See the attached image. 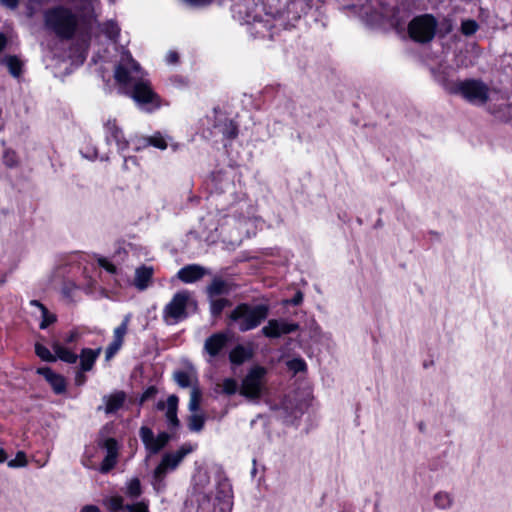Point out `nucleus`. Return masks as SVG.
<instances>
[{"instance_id": "obj_1", "label": "nucleus", "mask_w": 512, "mask_h": 512, "mask_svg": "<svg viewBox=\"0 0 512 512\" xmlns=\"http://www.w3.org/2000/svg\"><path fill=\"white\" fill-rule=\"evenodd\" d=\"M45 27L63 40L72 39L78 29V17L72 10L63 5L47 9L44 12Z\"/></svg>"}, {"instance_id": "obj_2", "label": "nucleus", "mask_w": 512, "mask_h": 512, "mask_svg": "<svg viewBox=\"0 0 512 512\" xmlns=\"http://www.w3.org/2000/svg\"><path fill=\"white\" fill-rule=\"evenodd\" d=\"M268 304L239 303L229 314V320L237 323L240 332H247L259 327L268 317Z\"/></svg>"}, {"instance_id": "obj_3", "label": "nucleus", "mask_w": 512, "mask_h": 512, "mask_svg": "<svg viewBox=\"0 0 512 512\" xmlns=\"http://www.w3.org/2000/svg\"><path fill=\"white\" fill-rule=\"evenodd\" d=\"M444 87L449 94L460 95L471 104L484 105L489 100V88L480 79L448 82Z\"/></svg>"}, {"instance_id": "obj_4", "label": "nucleus", "mask_w": 512, "mask_h": 512, "mask_svg": "<svg viewBox=\"0 0 512 512\" xmlns=\"http://www.w3.org/2000/svg\"><path fill=\"white\" fill-rule=\"evenodd\" d=\"M437 31V18L430 13H424L413 17L407 25V32L410 39L419 44H428L432 42Z\"/></svg>"}, {"instance_id": "obj_5", "label": "nucleus", "mask_w": 512, "mask_h": 512, "mask_svg": "<svg viewBox=\"0 0 512 512\" xmlns=\"http://www.w3.org/2000/svg\"><path fill=\"white\" fill-rule=\"evenodd\" d=\"M129 96L141 107L152 112L161 107V97L149 80L139 78L133 82Z\"/></svg>"}, {"instance_id": "obj_6", "label": "nucleus", "mask_w": 512, "mask_h": 512, "mask_svg": "<svg viewBox=\"0 0 512 512\" xmlns=\"http://www.w3.org/2000/svg\"><path fill=\"white\" fill-rule=\"evenodd\" d=\"M267 369L261 365L252 366L245 377L242 379L240 394L249 399H258L261 397Z\"/></svg>"}, {"instance_id": "obj_7", "label": "nucleus", "mask_w": 512, "mask_h": 512, "mask_svg": "<svg viewBox=\"0 0 512 512\" xmlns=\"http://www.w3.org/2000/svg\"><path fill=\"white\" fill-rule=\"evenodd\" d=\"M190 301V294L188 291H179L175 293L163 309V321L168 324H177L188 317L187 307Z\"/></svg>"}, {"instance_id": "obj_8", "label": "nucleus", "mask_w": 512, "mask_h": 512, "mask_svg": "<svg viewBox=\"0 0 512 512\" xmlns=\"http://www.w3.org/2000/svg\"><path fill=\"white\" fill-rule=\"evenodd\" d=\"M52 349L54 354L43 344L36 342L34 345V351L37 357L42 361L48 363H54L58 359L67 364H75L78 360V355L71 349L64 347L59 342H53Z\"/></svg>"}, {"instance_id": "obj_9", "label": "nucleus", "mask_w": 512, "mask_h": 512, "mask_svg": "<svg viewBox=\"0 0 512 512\" xmlns=\"http://www.w3.org/2000/svg\"><path fill=\"white\" fill-rule=\"evenodd\" d=\"M139 436L149 455L158 454L171 440V435L165 431L155 437L152 429L147 426L140 428Z\"/></svg>"}, {"instance_id": "obj_10", "label": "nucleus", "mask_w": 512, "mask_h": 512, "mask_svg": "<svg viewBox=\"0 0 512 512\" xmlns=\"http://www.w3.org/2000/svg\"><path fill=\"white\" fill-rule=\"evenodd\" d=\"M232 336L228 331H219L211 334L205 339L203 350L211 358L219 357L227 349Z\"/></svg>"}, {"instance_id": "obj_11", "label": "nucleus", "mask_w": 512, "mask_h": 512, "mask_svg": "<svg viewBox=\"0 0 512 512\" xmlns=\"http://www.w3.org/2000/svg\"><path fill=\"white\" fill-rule=\"evenodd\" d=\"M233 488L227 477H221L217 481L215 505L219 512H231L233 507Z\"/></svg>"}, {"instance_id": "obj_12", "label": "nucleus", "mask_w": 512, "mask_h": 512, "mask_svg": "<svg viewBox=\"0 0 512 512\" xmlns=\"http://www.w3.org/2000/svg\"><path fill=\"white\" fill-rule=\"evenodd\" d=\"M299 329V324L294 322H287L283 319H270L262 329L263 336L269 339H277L283 335L296 332Z\"/></svg>"}, {"instance_id": "obj_13", "label": "nucleus", "mask_w": 512, "mask_h": 512, "mask_svg": "<svg viewBox=\"0 0 512 512\" xmlns=\"http://www.w3.org/2000/svg\"><path fill=\"white\" fill-rule=\"evenodd\" d=\"M36 373L44 377L55 394L61 395L67 391L66 378L63 375L54 372L50 367H39L37 368Z\"/></svg>"}, {"instance_id": "obj_14", "label": "nucleus", "mask_w": 512, "mask_h": 512, "mask_svg": "<svg viewBox=\"0 0 512 512\" xmlns=\"http://www.w3.org/2000/svg\"><path fill=\"white\" fill-rule=\"evenodd\" d=\"M206 274L208 271L205 267L199 264H187L178 270L177 278L185 284H191L201 280Z\"/></svg>"}, {"instance_id": "obj_15", "label": "nucleus", "mask_w": 512, "mask_h": 512, "mask_svg": "<svg viewBox=\"0 0 512 512\" xmlns=\"http://www.w3.org/2000/svg\"><path fill=\"white\" fill-rule=\"evenodd\" d=\"M105 129L107 132V140L112 138L115 141L120 153L129 148L130 142L125 138L123 130L118 126L116 119H109L105 123Z\"/></svg>"}, {"instance_id": "obj_16", "label": "nucleus", "mask_w": 512, "mask_h": 512, "mask_svg": "<svg viewBox=\"0 0 512 512\" xmlns=\"http://www.w3.org/2000/svg\"><path fill=\"white\" fill-rule=\"evenodd\" d=\"M192 452V447L190 445L184 444L175 452H167L165 453L160 463L168 470H175L186 455Z\"/></svg>"}, {"instance_id": "obj_17", "label": "nucleus", "mask_w": 512, "mask_h": 512, "mask_svg": "<svg viewBox=\"0 0 512 512\" xmlns=\"http://www.w3.org/2000/svg\"><path fill=\"white\" fill-rule=\"evenodd\" d=\"M253 356L254 350L252 347L237 344L230 350L228 358L233 366H240L251 360Z\"/></svg>"}, {"instance_id": "obj_18", "label": "nucleus", "mask_w": 512, "mask_h": 512, "mask_svg": "<svg viewBox=\"0 0 512 512\" xmlns=\"http://www.w3.org/2000/svg\"><path fill=\"white\" fill-rule=\"evenodd\" d=\"M179 398L177 395L172 394L167 398V411L166 421L168 429L171 432H175L180 427V420L177 416Z\"/></svg>"}, {"instance_id": "obj_19", "label": "nucleus", "mask_w": 512, "mask_h": 512, "mask_svg": "<svg viewBox=\"0 0 512 512\" xmlns=\"http://www.w3.org/2000/svg\"><path fill=\"white\" fill-rule=\"evenodd\" d=\"M105 403L104 411L107 415L117 413L125 404L126 393L123 390H117L109 395L103 396Z\"/></svg>"}, {"instance_id": "obj_20", "label": "nucleus", "mask_w": 512, "mask_h": 512, "mask_svg": "<svg viewBox=\"0 0 512 512\" xmlns=\"http://www.w3.org/2000/svg\"><path fill=\"white\" fill-rule=\"evenodd\" d=\"M0 64L5 66L14 78H20L24 72V61L17 55H5L0 59Z\"/></svg>"}, {"instance_id": "obj_21", "label": "nucleus", "mask_w": 512, "mask_h": 512, "mask_svg": "<svg viewBox=\"0 0 512 512\" xmlns=\"http://www.w3.org/2000/svg\"><path fill=\"white\" fill-rule=\"evenodd\" d=\"M100 353L101 348H83L80 352V355H78V359H80V370L82 372L91 371Z\"/></svg>"}, {"instance_id": "obj_22", "label": "nucleus", "mask_w": 512, "mask_h": 512, "mask_svg": "<svg viewBox=\"0 0 512 512\" xmlns=\"http://www.w3.org/2000/svg\"><path fill=\"white\" fill-rule=\"evenodd\" d=\"M231 292L230 284L221 277H214L211 283L206 288V293L209 298L217 296L228 295Z\"/></svg>"}, {"instance_id": "obj_23", "label": "nucleus", "mask_w": 512, "mask_h": 512, "mask_svg": "<svg viewBox=\"0 0 512 512\" xmlns=\"http://www.w3.org/2000/svg\"><path fill=\"white\" fill-rule=\"evenodd\" d=\"M153 268L142 265L138 267L135 271V279H134V285L139 290H144L149 286V283L152 280L153 277Z\"/></svg>"}, {"instance_id": "obj_24", "label": "nucleus", "mask_w": 512, "mask_h": 512, "mask_svg": "<svg viewBox=\"0 0 512 512\" xmlns=\"http://www.w3.org/2000/svg\"><path fill=\"white\" fill-rule=\"evenodd\" d=\"M173 379L181 388H193V386H197L198 383L196 373L193 370H177L173 373Z\"/></svg>"}, {"instance_id": "obj_25", "label": "nucleus", "mask_w": 512, "mask_h": 512, "mask_svg": "<svg viewBox=\"0 0 512 512\" xmlns=\"http://www.w3.org/2000/svg\"><path fill=\"white\" fill-rule=\"evenodd\" d=\"M143 147L153 146L160 150H165L168 146L166 139L160 132H156L149 137H143Z\"/></svg>"}, {"instance_id": "obj_26", "label": "nucleus", "mask_w": 512, "mask_h": 512, "mask_svg": "<svg viewBox=\"0 0 512 512\" xmlns=\"http://www.w3.org/2000/svg\"><path fill=\"white\" fill-rule=\"evenodd\" d=\"M210 299V313L213 318H219L222 315L223 310L232 304L227 298Z\"/></svg>"}, {"instance_id": "obj_27", "label": "nucleus", "mask_w": 512, "mask_h": 512, "mask_svg": "<svg viewBox=\"0 0 512 512\" xmlns=\"http://www.w3.org/2000/svg\"><path fill=\"white\" fill-rule=\"evenodd\" d=\"M114 78L116 82L121 86H128L132 83V76L127 67L122 64H118L114 71Z\"/></svg>"}, {"instance_id": "obj_28", "label": "nucleus", "mask_w": 512, "mask_h": 512, "mask_svg": "<svg viewBox=\"0 0 512 512\" xmlns=\"http://www.w3.org/2000/svg\"><path fill=\"white\" fill-rule=\"evenodd\" d=\"M221 133L223 134L224 138L232 141L238 137L239 134V128L238 124L232 120V119H225Z\"/></svg>"}, {"instance_id": "obj_29", "label": "nucleus", "mask_w": 512, "mask_h": 512, "mask_svg": "<svg viewBox=\"0 0 512 512\" xmlns=\"http://www.w3.org/2000/svg\"><path fill=\"white\" fill-rule=\"evenodd\" d=\"M129 322H130V317L125 316L124 319L122 320L121 324L118 325L114 329L112 342L123 345L125 335L127 334V331H128Z\"/></svg>"}, {"instance_id": "obj_30", "label": "nucleus", "mask_w": 512, "mask_h": 512, "mask_svg": "<svg viewBox=\"0 0 512 512\" xmlns=\"http://www.w3.org/2000/svg\"><path fill=\"white\" fill-rule=\"evenodd\" d=\"M98 446L105 449L107 455H110L111 457H118L119 444L115 438L109 437L102 441H99Z\"/></svg>"}, {"instance_id": "obj_31", "label": "nucleus", "mask_w": 512, "mask_h": 512, "mask_svg": "<svg viewBox=\"0 0 512 512\" xmlns=\"http://www.w3.org/2000/svg\"><path fill=\"white\" fill-rule=\"evenodd\" d=\"M2 161H3V164L7 168H10V169L16 168L19 165V157H18L16 151H14L11 148H7L4 150L3 156H2Z\"/></svg>"}, {"instance_id": "obj_32", "label": "nucleus", "mask_w": 512, "mask_h": 512, "mask_svg": "<svg viewBox=\"0 0 512 512\" xmlns=\"http://www.w3.org/2000/svg\"><path fill=\"white\" fill-rule=\"evenodd\" d=\"M142 494V486L139 478H132L127 485L126 495L132 499L140 497Z\"/></svg>"}, {"instance_id": "obj_33", "label": "nucleus", "mask_w": 512, "mask_h": 512, "mask_svg": "<svg viewBox=\"0 0 512 512\" xmlns=\"http://www.w3.org/2000/svg\"><path fill=\"white\" fill-rule=\"evenodd\" d=\"M105 505L110 512H120L123 509H126V505H124V500L121 496H111L105 501Z\"/></svg>"}, {"instance_id": "obj_34", "label": "nucleus", "mask_w": 512, "mask_h": 512, "mask_svg": "<svg viewBox=\"0 0 512 512\" xmlns=\"http://www.w3.org/2000/svg\"><path fill=\"white\" fill-rule=\"evenodd\" d=\"M202 392L198 386H193L190 394L189 410L197 411L200 408Z\"/></svg>"}, {"instance_id": "obj_35", "label": "nucleus", "mask_w": 512, "mask_h": 512, "mask_svg": "<svg viewBox=\"0 0 512 512\" xmlns=\"http://www.w3.org/2000/svg\"><path fill=\"white\" fill-rule=\"evenodd\" d=\"M478 29H479V25H478L477 21H475L474 19H467V20H463L461 22L460 30H461V33L465 36L474 35Z\"/></svg>"}, {"instance_id": "obj_36", "label": "nucleus", "mask_w": 512, "mask_h": 512, "mask_svg": "<svg viewBox=\"0 0 512 512\" xmlns=\"http://www.w3.org/2000/svg\"><path fill=\"white\" fill-rule=\"evenodd\" d=\"M205 417L201 414H192L189 417L188 427L191 431L199 432L204 428Z\"/></svg>"}, {"instance_id": "obj_37", "label": "nucleus", "mask_w": 512, "mask_h": 512, "mask_svg": "<svg viewBox=\"0 0 512 512\" xmlns=\"http://www.w3.org/2000/svg\"><path fill=\"white\" fill-rule=\"evenodd\" d=\"M287 367L289 370L293 371L295 374L300 372H305L307 370V364L302 358H293L287 362Z\"/></svg>"}, {"instance_id": "obj_38", "label": "nucleus", "mask_w": 512, "mask_h": 512, "mask_svg": "<svg viewBox=\"0 0 512 512\" xmlns=\"http://www.w3.org/2000/svg\"><path fill=\"white\" fill-rule=\"evenodd\" d=\"M223 393L226 395H234L238 390L237 381L234 378H226L222 383Z\"/></svg>"}, {"instance_id": "obj_39", "label": "nucleus", "mask_w": 512, "mask_h": 512, "mask_svg": "<svg viewBox=\"0 0 512 512\" xmlns=\"http://www.w3.org/2000/svg\"><path fill=\"white\" fill-rule=\"evenodd\" d=\"M41 315H42V320L39 324V328L42 330L48 328L50 325H52L53 323H55L57 321L56 315L50 313L48 308H46V313L41 312Z\"/></svg>"}, {"instance_id": "obj_40", "label": "nucleus", "mask_w": 512, "mask_h": 512, "mask_svg": "<svg viewBox=\"0 0 512 512\" xmlns=\"http://www.w3.org/2000/svg\"><path fill=\"white\" fill-rule=\"evenodd\" d=\"M158 393V389L156 386L154 385H151L149 387H147L144 392L141 394L140 398H139V401H138V404L140 406H142L146 401L148 400H151L153 398H155V396L157 395Z\"/></svg>"}, {"instance_id": "obj_41", "label": "nucleus", "mask_w": 512, "mask_h": 512, "mask_svg": "<svg viewBox=\"0 0 512 512\" xmlns=\"http://www.w3.org/2000/svg\"><path fill=\"white\" fill-rule=\"evenodd\" d=\"M435 505L445 509L451 505V498L447 493L439 492L434 496Z\"/></svg>"}, {"instance_id": "obj_42", "label": "nucleus", "mask_w": 512, "mask_h": 512, "mask_svg": "<svg viewBox=\"0 0 512 512\" xmlns=\"http://www.w3.org/2000/svg\"><path fill=\"white\" fill-rule=\"evenodd\" d=\"M27 465V457L25 452L18 451L16 457L8 462L9 467H23Z\"/></svg>"}, {"instance_id": "obj_43", "label": "nucleus", "mask_w": 512, "mask_h": 512, "mask_svg": "<svg viewBox=\"0 0 512 512\" xmlns=\"http://www.w3.org/2000/svg\"><path fill=\"white\" fill-rule=\"evenodd\" d=\"M97 263L101 268L105 269L108 273H110V274L117 273V267L112 262H110L107 258L99 257L97 259Z\"/></svg>"}, {"instance_id": "obj_44", "label": "nucleus", "mask_w": 512, "mask_h": 512, "mask_svg": "<svg viewBox=\"0 0 512 512\" xmlns=\"http://www.w3.org/2000/svg\"><path fill=\"white\" fill-rule=\"evenodd\" d=\"M126 510H128V512H149L148 505L144 502L127 504Z\"/></svg>"}, {"instance_id": "obj_45", "label": "nucleus", "mask_w": 512, "mask_h": 512, "mask_svg": "<svg viewBox=\"0 0 512 512\" xmlns=\"http://www.w3.org/2000/svg\"><path fill=\"white\" fill-rule=\"evenodd\" d=\"M116 460L117 457H111L110 455H106L101 463V471L109 472L115 466Z\"/></svg>"}, {"instance_id": "obj_46", "label": "nucleus", "mask_w": 512, "mask_h": 512, "mask_svg": "<svg viewBox=\"0 0 512 512\" xmlns=\"http://www.w3.org/2000/svg\"><path fill=\"white\" fill-rule=\"evenodd\" d=\"M151 484L153 486V489L157 493H162L167 488L166 479H164V478H152Z\"/></svg>"}, {"instance_id": "obj_47", "label": "nucleus", "mask_w": 512, "mask_h": 512, "mask_svg": "<svg viewBox=\"0 0 512 512\" xmlns=\"http://www.w3.org/2000/svg\"><path fill=\"white\" fill-rule=\"evenodd\" d=\"M121 347L122 345L117 344L115 342H111L106 348L105 359L110 360L111 358H113L116 355V353L121 349Z\"/></svg>"}, {"instance_id": "obj_48", "label": "nucleus", "mask_w": 512, "mask_h": 512, "mask_svg": "<svg viewBox=\"0 0 512 512\" xmlns=\"http://www.w3.org/2000/svg\"><path fill=\"white\" fill-rule=\"evenodd\" d=\"M169 471L170 470L166 469L161 463H159L153 471L152 478L166 479Z\"/></svg>"}, {"instance_id": "obj_49", "label": "nucleus", "mask_w": 512, "mask_h": 512, "mask_svg": "<svg viewBox=\"0 0 512 512\" xmlns=\"http://www.w3.org/2000/svg\"><path fill=\"white\" fill-rule=\"evenodd\" d=\"M169 471L170 470L166 469L161 463H159L153 471L152 478L166 479Z\"/></svg>"}, {"instance_id": "obj_50", "label": "nucleus", "mask_w": 512, "mask_h": 512, "mask_svg": "<svg viewBox=\"0 0 512 512\" xmlns=\"http://www.w3.org/2000/svg\"><path fill=\"white\" fill-rule=\"evenodd\" d=\"M79 337H80L79 333L76 330H72L68 334H66L63 341L66 345H69V344H73V343L77 342Z\"/></svg>"}, {"instance_id": "obj_51", "label": "nucleus", "mask_w": 512, "mask_h": 512, "mask_svg": "<svg viewBox=\"0 0 512 512\" xmlns=\"http://www.w3.org/2000/svg\"><path fill=\"white\" fill-rule=\"evenodd\" d=\"M179 58L180 57H179L178 52L171 50V51L168 52V54L166 56V62L168 64L175 65V64H177L179 62Z\"/></svg>"}, {"instance_id": "obj_52", "label": "nucleus", "mask_w": 512, "mask_h": 512, "mask_svg": "<svg viewBox=\"0 0 512 512\" xmlns=\"http://www.w3.org/2000/svg\"><path fill=\"white\" fill-rule=\"evenodd\" d=\"M303 302V293L301 291H297L294 296L288 301L289 304L293 306H298Z\"/></svg>"}, {"instance_id": "obj_53", "label": "nucleus", "mask_w": 512, "mask_h": 512, "mask_svg": "<svg viewBox=\"0 0 512 512\" xmlns=\"http://www.w3.org/2000/svg\"><path fill=\"white\" fill-rule=\"evenodd\" d=\"M0 2L9 9H16L19 5V0H0Z\"/></svg>"}, {"instance_id": "obj_54", "label": "nucleus", "mask_w": 512, "mask_h": 512, "mask_svg": "<svg viewBox=\"0 0 512 512\" xmlns=\"http://www.w3.org/2000/svg\"><path fill=\"white\" fill-rule=\"evenodd\" d=\"M7 45H8L7 36L3 32H0V54L6 49Z\"/></svg>"}, {"instance_id": "obj_55", "label": "nucleus", "mask_w": 512, "mask_h": 512, "mask_svg": "<svg viewBox=\"0 0 512 512\" xmlns=\"http://www.w3.org/2000/svg\"><path fill=\"white\" fill-rule=\"evenodd\" d=\"M85 372H82L81 370L76 373L75 382L76 385H83L86 381V376L84 375Z\"/></svg>"}, {"instance_id": "obj_56", "label": "nucleus", "mask_w": 512, "mask_h": 512, "mask_svg": "<svg viewBox=\"0 0 512 512\" xmlns=\"http://www.w3.org/2000/svg\"><path fill=\"white\" fill-rule=\"evenodd\" d=\"M129 162H132L133 164L138 165V160H137L136 156L124 157V163H123L124 169H128Z\"/></svg>"}, {"instance_id": "obj_57", "label": "nucleus", "mask_w": 512, "mask_h": 512, "mask_svg": "<svg viewBox=\"0 0 512 512\" xmlns=\"http://www.w3.org/2000/svg\"><path fill=\"white\" fill-rule=\"evenodd\" d=\"M80 512H101L96 505H85L81 508Z\"/></svg>"}, {"instance_id": "obj_58", "label": "nucleus", "mask_w": 512, "mask_h": 512, "mask_svg": "<svg viewBox=\"0 0 512 512\" xmlns=\"http://www.w3.org/2000/svg\"><path fill=\"white\" fill-rule=\"evenodd\" d=\"M30 305L31 306H34V307H37L41 312H45L46 313V306L41 303L39 300H31L30 301Z\"/></svg>"}, {"instance_id": "obj_59", "label": "nucleus", "mask_w": 512, "mask_h": 512, "mask_svg": "<svg viewBox=\"0 0 512 512\" xmlns=\"http://www.w3.org/2000/svg\"><path fill=\"white\" fill-rule=\"evenodd\" d=\"M185 1L192 5H204L209 2V0H185Z\"/></svg>"}, {"instance_id": "obj_60", "label": "nucleus", "mask_w": 512, "mask_h": 512, "mask_svg": "<svg viewBox=\"0 0 512 512\" xmlns=\"http://www.w3.org/2000/svg\"><path fill=\"white\" fill-rule=\"evenodd\" d=\"M445 23L447 24V27L445 28L444 33L441 34V36H445L446 34L450 33L452 30V24L450 20H445Z\"/></svg>"}, {"instance_id": "obj_61", "label": "nucleus", "mask_w": 512, "mask_h": 512, "mask_svg": "<svg viewBox=\"0 0 512 512\" xmlns=\"http://www.w3.org/2000/svg\"><path fill=\"white\" fill-rule=\"evenodd\" d=\"M7 453L3 448H0V464L4 463L7 460Z\"/></svg>"}, {"instance_id": "obj_62", "label": "nucleus", "mask_w": 512, "mask_h": 512, "mask_svg": "<svg viewBox=\"0 0 512 512\" xmlns=\"http://www.w3.org/2000/svg\"><path fill=\"white\" fill-rule=\"evenodd\" d=\"M156 408H157V410H160V411L164 410L165 408H167V402L165 403L162 400L158 401L156 404Z\"/></svg>"}, {"instance_id": "obj_63", "label": "nucleus", "mask_w": 512, "mask_h": 512, "mask_svg": "<svg viewBox=\"0 0 512 512\" xmlns=\"http://www.w3.org/2000/svg\"><path fill=\"white\" fill-rule=\"evenodd\" d=\"M142 148H144V147H143V141H142V138H141V139L138 140V145L135 147V150L139 151Z\"/></svg>"}, {"instance_id": "obj_64", "label": "nucleus", "mask_w": 512, "mask_h": 512, "mask_svg": "<svg viewBox=\"0 0 512 512\" xmlns=\"http://www.w3.org/2000/svg\"><path fill=\"white\" fill-rule=\"evenodd\" d=\"M131 63H132V67L133 69L135 70H138L139 69V63L137 61H135L134 59H131Z\"/></svg>"}]
</instances>
